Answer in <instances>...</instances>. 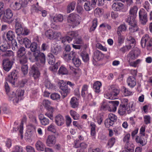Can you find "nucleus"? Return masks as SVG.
<instances>
[{"label":"nucleus","instance_id":"11","mask_svg":"<svg viewBox=\"0 0 152 152\" xmlns=\"http://www.w3.org/2000/svg\"><path fill=\"white\" fill-rule=\"evenodd\" d=\"M140 53V50L137 48L132 50L129 53L128 58L130 60H134L136 58Z\"/></svg>","mask_w":152,"mask_h":152},{"label":"nucleus","instance_id":"13","mask_svg":"<svg viewBox=\"0 0 152 152\" xmlns=\"http://www.w3.org/2000/svg\"><path fill=\"white\" fill-rule=\"evenodd\" d=\"M56 141V139L55 136L53 135H50L47 137L46 143L48 146L51 147L55 144Z\"/></svg>","mask_w":152,"mask_h":152},{"label":"nucleus","instance_id":"38","mask_svg":"<svg viewBox=\"0 0 152 152\" xmlns=\"http://www.w3.org/2000/svg\"><path fill=\"white\" fill-rule=\"evenodd\" d=\"M67 36L68 38H71V41L72 40V39L75 38L78 35V34L75 32L74 31H71L67 33Z\"/></svg>","mask_w":152,"mask_h":152},{"label":"nucleus","instance_id":"22","mask_svg":"<svg viewBox=\"0 0 152 152\" xmlns=\"http://www.w3.org/2000/svg\"><path fill=\"white\" fill-rule=\"evenodd\" d=\"M76 2L75 1L70 2L67 6L66 11L67 13H69L72 11L74 10L75 9Z\"/></svg>","mask_w":152,"mask_h":152},{"label":"nucleus","instance_id":"50","mask_svg":"<svg viewBox=\"0 0 152 152\" xmlns=\"http://www.w3.org/2000/svg\"><path fill=\"white\" fill-rule=\"evenodd\" d=\"M130 135L129 134H128L126 135L124 137L123 141L125 143V145L130 144L129 141Z\"/></svg>","mask_w":152,"mask_h":152},{"label":"nucleus","instance_id":"39","mask_svg":"<svg viewBox=\"0 0 152 152\" xmlns=\"http://www.w3.org/2000/svg\"><path fill=\"white\" fill-rule=\"evenodd\" d=\"M37 43L35 42H34L31 43L29 47V48H30L31 51L34 52L33 53H35L37 51H39L37 50Z\"/></svg>","mask_w":152,"mask_h":152},{"label":"nucleus","instance_id":"1","mask_svg":"<svg viewBox=\"0 0 152 152\" xmlns=\"http://www.w3.org/2000/svg\"><path fill=\"white\" fill-rule=\"evenodd\" d=\"M34 60L37 61L36 64L39 67H43L45 62V56L43 53L39 51H37L35 53H33Z\"/></svg>","mask_w":152,"mask_h":152},{"label":"nucleus","instance_id":"25","mask_svg":"<svg viewBox=\"0 0 152 152\" xmlns=\"http://www.w3.org/2000/svg\"><path fill=\"white\" fill-rule=\"evenodd\" d=\"M138 9V8L137 6L134 5L131 7L129 12L130 15H132L134 17H137Z\"/></svg>","mask_w":152,"mask_h":152},{"label":"nucleus","instance_id":"2","mask_svg":"<svg viewBox=\"0 0 152 152\" xmlns=\"http://www.w3.org/2000/svg\"><path fill=\"white\" fill-rule=\"evenodd\" d=\"M109 89L112 91L110 93H107L104 95V97L108 99H114L118 98V95L120 90L116 88L114 85L109 86Z\"/></svg>","mask_w":152,"mask_h":152},{"label":"nucleus","instance_id":"26","mask_svg":"<svg viewBox=\"0 0 152 152\" xmlns=\"http://www.w3.org/2000/svg\"><path fill=\"white\" fill-rule=\"evenodd\" d=\"M145 136L141 135L137 136L136 138V141L137 143H140L142 146L145 145L146 144V142L145 141L144 138Z\"/></svg>","mask_w":152,"mask_h":152},{"label":"nucleus","instance_id":"9","mask_svg":"<svg viewBox=\"0 0 152 152\" xmlns=\"http://www.w3.org/2000/svg\"><path fill=\"white\" fill-rule=\"evenodd\" d=\"M18 77V73L16 70H15L11 72L8 76V80L12 85L15 86V81Z\"/></svg>","mask_w":152,"mask_h":152},{"label":"nucleus","instance_id":"63","mask_svg":"<svg viewBox=\"0 0 152 152\" xmlns=\"http://www.w3.org/2000/svg\"><path fill=\"white\" fill-rule=\"evenodd\" d=\"M24 91L23 90H19L18 92L17 96L18 98H19V100H21L23 99V96L24 95Z\"/></svg>","mask_w":152,"mask_h":152},{"label":"nucleus","instance_id":"45","mask_svg":"<svg viewBox=\"0 0 152 152\" xmlns=\"http://www.w3.org/2000/svg\"><path fill=\"white\" fill-rule=\"evenodd\" d=\"M10 97L11 98V100H12L14 103H17L18 101L19 100V98H18L15 95V93L14 92H12V96H10Z\"/></svg>","mask_w":152,"mask_h":152},{"label":"nucleus","instance_id":"36","mask_svg":"<svg viewBox=\"0 0 152 152\" xmlns=\"http://www.w3.org/2000/svg\"><path fill=\"white\" fill-rule=\"evenodd\" d=\"M63 17L62 15L58 14L56 15L53 18V20L55 22H62L63 20Z\"/></svg>","mask_w":152,"mask_h":152},{"label":"nucleus","instance_id":"37","mask_svg":"<svg viewBox=\"0 0 152 152\" xmlns=\"http://www.w3.org/2000/svg\"><path fill=\"white\" fill-rule=\"evenodd\" d=\"M20 64L21 65H25L27 62V58L26 56L18 57Z\"/></svg>","mask_w":152,"mask_h":152},{"label":"nucleus","instance_id":"27","mask_svg":"<svg viewBox=\"0 0 152 152\" xmlns=\"http://www.w3.org/2000/svg\"><path fill=\"white\" fill-rule=\"evenodd\" d=\"M102 57V53L99 51L96 50L94 53L93 58L95 61H98L100 60Z\"/></svg>","mask_w":152,"mask_h":152},{"label":"nucleus","instance_id":"55","mask_svg":"<svg viewBox=\"0 0 152 152\" xmlns=\"http://www.w3.org/2000/svg\"><path fill=\"white\" fill-rule=\"evenodd\" d=\"M83 60L85 62H87L89 60L88 54L86 53H82L81 54Z\"/></svg>","mask_w":152,"mask_h":152},{"label":"nucleus","instance_id":"17","mask_svg":"<svg viewBox=\"0 0 152 152\" xmlns=\"http://www.w3.org/2000/svg\"><path fill=\"white\" fill-rule=\"evenodd\" d=\"M21 2L20 1V0L14 1L10 4V7L14 10H19L21 8L20 4Z\"/></svg>","mask_w":152,"mask_h":152},{"label":"nucleus","instance_id":"35","mask_svg":"<svg viewBox=\"0 0 152 152\" xmlns=\"http://www.w3.org/2000/svg\"><path fill=\"white\" fill-rule=\"evenodd\" d=\"M0 55L3 57L10 56L13 55L12 51L9 50L3 52H0Z\"/></svg>","mask_w":152,"mask_h":152},{"label":"nucleus","instance_id":"29","mask_svg":"<svg viewBox=\"0 0 152 152\" xmlns=\"http://www.w3.org/2000/svg\"><path fill=\"white\" fill-rule=\"evenodd\" d=\"M48 63L51 65H54L55 64L56 60L53 55L52 53H49L48 55Z\"/></svg>","mask_w":152,"mask_h":152},{"label":"nucleus","instance_id":"12","mask_svg":"<svg viewBox=\"0 0 152 152\" xmlns=\"http://www.w3.org/2000/svg\"><path fill=\"white\" fill-rule=\"evenodd\" d=\"M12 16L13 14L11 10L9 9H7L6 10V12L4 13L1 20L4 22H7Z\"/></svg>","mask_w":152,"mask_h":152},{"label":"nucleus","instance_id":"21","mask_svg":"<svg viewBox=\"0 0 152 152\" xmlns=\"http://www.w3.org/2000/svg\"><path fill=\"white\" fill-rule=\"evenodd\" d=\"M124 8V4L121 3L115 2L112 5V8L115 11H118L122 10Z\"/></svg>","mask_w":152,"mask_h":152},{"label":"nucleus","instance_id":"3","mask_svg":"<svg viewBox=\"0 0 152 152\" xmlns=\"http://www.w3.org/2000/svg\"><path fill=\"white\" fill-rule=\"evenodd\" d=\"M141 44L143 48L146 46L148 50H152V37L150 38L147 34L143 36L141 40Z\"/></svg>","mask_w":152,"mask_h":152},{"label":"nucleus","instance_id":"47","mask_svg":"<svg viewBox=\"0 0 152 152\" xmlns=\"http://www.w3.org/2000/svg\"><path fill=\"white\" fill-rule=\"evenodd\" d=\"M53 31L51 29H49L45 32L46 36L50 39H53Z\"/></svg>","mask_w":152,"mask_h":152},{"label":"nucleus","instance_id":"16","mask_svg":"<svg viewBox=\"0 0 152 152\" xmlns=\"http://www.w3.org/2000/svg\"><path fill=\"white\" fill-rule=\"evenodd\" d=\"M77 56L74 52L72 51L66 54L64 53L63 57L67 61L71 60L72 61Z\"/></svg>","mask_w":152,"mask_h":152},{"label":"nucleus","instance_id":"7","mask_svg":"<svg viewBox=\"0 0 152 152\" xmlns=\"http://www.w3.org/2000/svg\"><path fill=\"white\" fill-rule=\"evenodd\" d=\"M97 0H91V1H86L84 5V8L85 10L89 11L93 9L96 5Z\"/></svg>","mask_w":152,"mask_h":152},{"label":"nucleus","instance_id":"6","mask_svg":"<svg viewBox=\"0 0 152 152\" xmlns=\"http://www.w3.org/2000/svg\"><path fill=\"white\" fill-rule=\"evenodd\" d=\"M58 85L62 91L61 95L64 98L69 93L70 89L68 88L67 85L63 80H61L58 83Z\"/></svg>","mask_w":152,"mask_h":152},{"label":"nucleus","instance_id":"4","mask_svg":"<svg viewBox=\"0 0 152 152\" xmlns=\"http://www.w3.org/2000/svg\"><path fill=\"white\" fill-rule=\"evenodd\" d=\"M80 18L78 15L72 13L68 16L67 21L69 23L77 26L80 23L81 21Z\"/></svg>","mask_w":152,"mask_h":152},{"label":"nucleus","instance_id":"51","mask_svg":"<svg viewBox=\"0 0 152 152\" xmlns=\"http://www.w3.org/2000/svg\"><path fill=\"white\" fill-rule=\"evenodd\" d=\"M114 122L111 121L109 119L107 118L106 119L104 122L105 126L107 128H109L110 126H113Z\"/></svg>","mask_w":152,"mask_h":152},{"label":"nucleus","instance_id":"54","mask_svg":"<svg viewBox=\"0 0 152 152\" xmlns=\"http://www.w3.org/2000/svg\"><path fill=\"white\" fill-rule=\"evenodd\" d=\"M131 27L129 28V31L131 33H134L138 31V28L137 24L135 25H131Z\"/></svg>","mask_w":152,"mask_h":152},{"label":"nucleus","instance_id":"60","mask_svg":"<svg viewBox=\"0 0 152 152\" xmlns=\"http://www.w3.org/2000/svg\"><path fill=\"white\" fill-rule=\"evenodd\" d=\"M11 47L12 50H14L18 49V46L15 39L11 41Z\"/></svg>","mask_w":152,"mask_h":152},{"label":"nucleus","instance_id":"58","mask_svg":"<svg viewBox=\"0 0 152 152\" xmlns=\"http://www.w3.org/2000/svg\"><path fill=\"white\" fill-rule=\"evenodd\" d=\"M132 60H130L129 59V62L130 66L136 67L137 66V65L139 64L140 62V59H137L135 61L133 62L131 61Z\"/></svg>","mask_w":152,"mask_h":152},{"label":"nucleus","instance_id":"31","mask_svg":"<svg viewBox=\"0 0 152 152\" xmlns=\"http://www.w3.org/2000/svg\"><path fill=\"white\" fill-rule=\"evenodd\" d=\"M127 29V26L125 23L121 25L118 28L117 33L120 35L121 32L125 31Z\"/></svg>","mask_w":152,"mask_h":152},{"label":"nucleus","instance_id":"48","mask_svg":"<svg viewBox=\"0 0 152 152\" xmlns=\"http://www.w3.org/2000/svg\"><path fill=\"white\" fill-rule=\"evenodd\" d=\"M58 72L60 74L66 75L68 74V71L65 67L61 66L59 69Z\"/></svg>","mask_w":152,"mask_h":152},{"label":"nucleus","instance_id":"52","mask_svg":"<svg viewBox=\"0 0 152 152\" xmlns=\"http://www.w3.org/2000/svg\"><path fill=\"white\" fill-rule=\"evenodd\" d=\"M95 15L97 17L100 16L103 13V10L102 9L98 8L96 9L94 11Z\"/></svg>","mask_w":152,"mask_h":152},{"label":"nucleus","instance_id":"49","mask_svg":"<svg viewBox=\"0 0 152 152\" xmlns=\"http://www.w3.org/2000/svg\"><path fill=\"white\" fill-rule=\"evenodd\" d=\"M72 62L74 65L76 67H79L81 63L80 60L77 57V56L73 60Z\"/></svg>","mask_w":152,"mask_h":152},{"label":"nucleus","instance_id":"33","mask_svg":"<svg viewBox=\"0 0 152 152\" xmlns=\"http://www.w3.org/2000/svg\"><path fill=\"white\" fill-rule=\"evenodd\" d=\"M6 36L8 40L11 41L15 40L14 38L15 37V33L13 31H9L7 33Z\"/></svg>","mask_w":152,"mask_h":152},{"label":"nucleus","instance_id":"34","mask_svg":"<svg viewBox=\"0 0 152 152\" xmlns=\"http://www.w3.org/2000/svg\"><path fill=\"white\" fill-rule=\"evenodd\" d=\"M101 85V83L99 81H97L94 83L93 88L95 90L96 92L99 93L100 92V89Z\"/></svg>","mask_w":152,"mask_h":152},{"label":"nucleus","instance_id":"20","mask_svg":"<svg viewBox=\"0 0 152 152\" xmlns=\"http://www.w3.org/2000/svg\"><path fill=\"white\" fill-rule=\"evenodd\" d=\"M136 17H133L132 15L129 16L126 20V22L129 23L130 25H135L137 24L136 20Z\"/></svg>","mask_w":152,"mask_h":152},{"label":"nucleus","instance_id":"56","mask_svg":"<svg viewBox=\"0 0 152 152\" xmlns=\"http://www.w3.org/2000/svg\"><path fill=\"white\" fill-rule=\"evenodd\" d=\"M28 66L27 64L22 65L21 70L24 75L27 74L28 72Z\"/></svg>","mask_w":152,"mask_h":152},{"label":"nucleus","instance_id":"61","mask_svg":"<svg viewBox=\"0 0 152 152\" xmlns=\"http://www.w3.org/2000/svg\"><path fill=\"white\" fill-rule=\"evenodd\" d=\"M108 118L114 123L116 121L117 117L115 115L112 113H110L108 115Z\"/></svg>","mask_w":152,"mask_h":152},{"label":"nucleus","instance_id":"18","mask_svg":"<svg viewBox=\"0 0 152 152\" xmlns=\"http://www.w3.org/2000/svg\"><path fill=\"white\" fill-rule=\"evenodd\" d=\"M26 117H24L22 120L21 121V122L20 123V124L19 126V128H18H18H16L15 127L13 128V131H17L19 129V132L20 134H21V137H23L22 134L23 133V124L24 122H26Z\"/></svg>","mask_w":152,"mask_h":152},{"label":"nucleus","instance_id":"43","mask_svg":"<svg viewBox=\"0 0 152 152\" xmlns=\"http://www.w3.org/2000/svg\"><path fill=\"white\" fill-rule=\"evenodd\" d=\"M97 19L96 18L94 19L92 22V25L89 31L90 32L94 31L95 30L97 26Z\"/></svg>","mask_w":152,"mask_h":152},{"label":"nucleus","instance_id":"46","mask_svg":"<svg viewBox=\"0 0 152 152\" xmlns=\"http://www.w3.org/2000/svg\"><path fill=\"white\" fill-rule=\"evenodd\" d=\"M70 115L75 120H77L79 118V115L75 111L71 110L70 111Z\"/></svg>","mask_w":152,"mask_h":152},{"label":"nucleus","instance_id":"24","mask_svg":"<svg viewBox=\"0 0 152 152\" xmlns=\"http://www.w3.org/2000/svg\"><path fill=\"white\" fill-rule=\"evenodd\" d=\"M128 85L131 88L133 87L136 85V81L135 78L133 76L129 77L127 79Z\"/></svg>","mask_w":152,"mask_h":152},{"label":"nucleus","instance_id":"42","mask_svg":"<svg viewBox=\"0 0 152 152\" xmlns=\"http://www.w3.org/2000/svg\"><path fill=\"white\" fill-rule=\"evenodd\" d=\"M10 46L8 43L2 44L0 46V52H3L9 50L10 48Z\"/></svg>","mask_w":152,"mask_h":152},{"label":"nucleus","instance_id":"62","mask_svg":"<svg viewBox=\"0 0 152 152\" xmlns=\"http://www.w3.org/2000/svg\"><path fill=\"white\" fill-rule=\"evenodd\" d=\"M128 99H124L122 101L123 104L122 105L129 109V104L128 103Z\"/></svg>","mask_w":152,"mask_h":152},{"label":"nucleus","instance_id":"8","mask_svg":"<svg viewBox=\"0 0 152 152\" xmlns=\"http://www.w3.org/2000/svg\"><path fill=\"white\" fill-rule=\"evenodd\" d=\"M29 74L30 76L33 77L35 80L38 79L40 76V73L37 67L34 65L31 66Z\"/></svg>","mask_w":152,"mask_h":152},{"label":"nucleus","instance_id":"53","mask_svg":"<svg viewBox=\"0 0 152 152\" xmlns=\"http://www.w3.org/2000/svg\"><path fill=\"white\" fill-rule=\"evenodd\" d=\"M23 43L25 47L27 48H29V47L31 44V42L27 38H25L23 40Z\"/></svg>","mask_w":152,"mask_h":152},{"label":"nucleus","instance_id":"64","mask_svg":"<svg viewBox=\"0 0 152 152\" xmlns=\"http://www.w3.org/2000/svg\"><path fill=\"white\" fill-rule=\"evenodd\" d=\"M58 63L57 62L54 65L50 66L49 69L50 71L55 72L58 69Z\"/></svg>","mask_w":152,"mask_h":152},{"label":"nucleus","instance_id":"30","mask_svg":"<svg viewBox=\"0 0 152 152\" xmlns=\"http://www.w3.org/2000/svg\"><path fill=\"white\" fill-rule=\"evenodd\" d=\"M26 53L25 48L23 47H21L18 49L17 52V57L26 56Z\"/></svg>","mask_w":152,"mask_h":152},{"label":"nucleus","instance_id":"23","mask_svg":"<svg viewBox=\"0 0 152 152\" xmlns=\"http://www.w3.org/2000/svg\"><path fill=\"white\" fill-rule=\"evenodd\" d=\"M64 118L61 115H58L56 117L55 122L58 126L62 125L64 124Z\"/></svg>","mask_w":152,"mask_h":152},{"label":"nucleus","instance_id":"14","mask_svg":"<svg viewBox=\"0 0 152 152\" xmlns=\"http://www.w3.org/2000/svg\"><path fill=\"white\" fill-rule=\"evenodd\" d=\"M2 64L4 69L6 71L8 72L12 68L13 64L12 61L5 59L3 61Z\"/></svg>","mask_w":152,"mask_h":152},{"label":"nucleus","instance_id":"40","mask_svg":"<svg viewBox=\"0 0 152 152\" xmlns=\"http://www.w3.org/2000/svg\"><path fill=\"white\" fill-rule=\"evenodd\" d=\"M129 109L122 105H120L118 110V113L121 115H124L126 113V110Z\"/></svg>","mask_w":152,"mask_h":152},{"label":"nucleus","instance_id":"32","mask_svg":"<svg viewBox=\"0 0 152 152\" xmlns=\"http://www.w3.org/2000/svg\"><path fill=\"white\" fill-rule=\"evenodd\" d=\"M36 146L37 150L43 151L45 149V145L44 144L39 140L37 141L36 144Z\"/></svg>","mask_w":152,"mask_h":152},{"label":"nucleus","instance_id":"57","mask_svg":"<svg viewBox=\"0 0 152 152\" xmlns=\"http://www.w3.org/2000/svg\"><path fill=\"white\" fill-rule=\"evenodd\" d=\"M62 43H63L64 45L65 44V43L68 42L69 43L71 41V38H68L67 36L60 38Z\"/></svg>","mask_w":152,"mask_h":152},{"label":"nucleus","instance_id":"10","mask_svg":"<svg viewBox=\"0 0 152 152\" xmlns=\"http://www.w3.org/2000/svg\"><path fill=\"white\" fill-rule=\"evenodd\" d=\"M15 32L17 35H22L23 30L22 26L20 23V19L17 18L15 19Z\"/></svg>","mask_w":152,"mask_h":152},{"label":"nucleus","instance_id":"19","mask_svg":"<svg viewBox=\"0 0 152 152\" xmlns=\"http://www.w3.org/2000/svg\"><path fill=\"white\" fill-rule=\"evenodd\" d=\"M118 104V102H117ZM118 104H115V106L117 105ZM114 107V109H110V108L109 107V105L106 104L105 102H103L102 104L101 105L100 110L103 111H106L108 110V111L111 112V111H115V106ZM111 108H112L111 107Z\"/></svg>","mask_w":152,"mask_h":152},{"label":"nucleus","instance_id":"59","mask_svg":"<svg viewBox=\"0 0 152 152\" xmlns=\"http://www.w3.org/2000/svg\"><path fill=\"white\" fill-rule=\"evenodd\" d=\"M50 98L53 100H58L60 99V96L57 93H54L51 95Z\"/></svg>","mask_w":152,"mask_h":152},{"label":"nucleus","instance_id":"41","mask_svg":"<svg viewBox=\"0 0 152 152\" xmlns=\"http://www.w3.org/2000/svg\"><path fill=\"white\" fill-rule=\"evenodd\" d=\"M117 102H118V104L117 105L115 106V111H111L115 112L116 111L117 107L119 104V102L117 101H110L109 102V103L111 104L110 105H109V107L110 108V109H111V107L112 108V109H114L115 104H117Z\"/></svg>","mask_w":152,"mask_h":152},{"label":"nucleus","instance_id":"15","mask_svg":"<svg viewBox=\"0 0 152 152\" xmlns=\"http://www.w3.org/2000/svg\"><path fill=\"white\" fill-rule=\"evenodd\" d=\"M61 48L60 46L58 45H53L51 46L50 53L57 55L61 52Z\"/></svg>","mask_w":152,"mask_h":152},{"label":"nucleus","instance_id":"5","mask_svg":"<svg viewBox=\"0 0 152 152\" xmlns=\"http://www.w3.org/2000/svg\"><path fill=\"white\" fill-rule=\"evenodd\" d=\"M139 17L140 23L142 25L146 24L148 21L147 13L144 9H141L139 12Z\"/></svg>","mask_w":152,"mask_h":152},{"label":"nucleus","instance_id":"28","mask_svg":"<svg viewBox=\"0 0 152 152\" xmlns=\"http://www.w3.org/2000/svg\"><path fill=\"white\" fill-rule=\"evenodd\" d=\"M71 106L73 108H75L78 107V102L77 99L76 97H72L70 101Z\"/></svg>","mask_w":152,"mask_h":152},{"label":"nucleus","instance_id":"44","mask_svg":"<svg viewBox=\"0 0 152 152\" xmlns=\"http://www.w3.org/2000/svg\"><path fill=\"white\" fill-rule=\"evenodd\" d=\"M116 141V139L114 137H112L109 139L107 143V145L109 148H111L114 144Z\"/></svg>","mask_w":152,"mask_h":152}]
</instances>
